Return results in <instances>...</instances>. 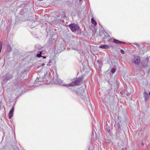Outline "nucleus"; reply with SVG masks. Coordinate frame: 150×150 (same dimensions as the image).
Listing matches in <instances>:
<instances>
[{
    "instance_id": "obj_26",
    "label": "nucleus",
    "mask_w": 150,
    "mask_h": 150,
    "mask_svg": "<svg viewBox=\"0 0 150 150\" xmlns=\"http://www.w3.org/2000/svg\"><path fill=\"white\" fill-rule=\"evenodd\" d=\"M72 49H73V50H76V49H75V48H73Z\"/></svg>"
},
{
    "instance_id": "obj_1",
    "label": "nucleus",
    "mask_w": 150,
    "mask_h": 150,
    "mask_svg": "<svg viewBox=\"0 0 150 150\" xmlns=\"http://www.w3.org/2000/svg\"><path fill=\"white\" fill-rule=\"evenodd\" d=\"M49 79V75L48 74V72H47L44 74L43 78H41L40 77H37L35 82V84H36L37 83H38L39 82H40L42 81L43 82H44L47 81H48Z\"/></svg>"
},
{
    "instance_id": "obj_5",
    "label": "nucleus",
    "mask_w": 150,
    "mask_h": 150,
    "mask_svg": "<svg viewBox=\"0 0 150 150\" xmlns=\"http://www.w3.org/2000/svg\"><path fill=\"white\" fill-rule=\"evenodd\" d=\"M132 62L135 64L138 65L140 62V57L138 56L132 55L131 57Z\"/></svg>"
},
{
    "instance_id": "obj_4",
    "label": "nucleus",
    "mask_w": 150,
    "mask_h": 150,
    "mask_svg": "<svg viewBox=\"0 0 150 150\" xmlns=\"http://www.w3.org/2000/svg\"><path fill=\"white\" fill-rule=\"evenodd\" d=\"M82 79L81 78H79L77 79L76 80L73 81L70 83L67 84L65 85L66 87L68 86H74L75 85H79L82 82Z\"/></svg>"
},
{
    "instance_id": "obj_3",
    "label": "nucleus",
    "mask_w": 150,
    "mask_h": 150,
    "mask_svg": "<svg viewBox=\"0 0 150 150\" xmlns=\"http://www.w3.org/2000/svg\"><path fill=\"white\" fill-rule=\"evenodd\" d=\"M78 91H82V92L81 93H79V92L76 91V93L81 98H82L84 101H87V99L86 98V93L85 92V89L84 88H82V87L78 89Z\"/></svg>"
},
{
    "instance_id": "obj_7",
    "label": "nucleus",
    "mask_w": 150,
    "mask_h": 150,
    "mask_svg": "<svg viewBox=\"0 0 150 150\" xmlns=\"http://www.w3.org/2000/svg\"><path fill=\"white\" fill-rule=\"evenodd\" d=\"M56 78L55 77V76H54L53 80L57 84L66 86L65 85H63V81L62 80L59 79L57 76H56ZM66 85V84L65 85Z\"/></svg>"
},
{
    "instance_id": "obj_18",
    "label": "nucleus",
    "mask_w": 150,
    "mask_h": 150,
    "mask_svg": "<svg viewBox=\"0 0 150 150\" xmlns=\"http://www.w3.org/2000/svg\"><path fill=\"white\" fill-rule=\"evenodd\" d=\"M14 107H13L12 108L11 110L9 112H10V113H11L13 114V112L14 111Z\"/></svg>"
},
{
    "instance_id": "obj_16",
    "label": "nucleus",
    "mask_w": 150,
    "mask_h": 150,
    "mask_svg": "<svg viewBox=\"0 0 150 150\" xmlns=\"http://www.w3.org/2000/svg\"><path fill=\"white\" fill-rule=\"evenodd\" d=\"M2 48V44L1 42H0V53L1 52Z\"/></svg>"
},
{
    "instance_id": "obj_2",
    "label": "nucleus",
    "mask_w": 150,
    "mask_h": 150,
    "mask_svg": "<svg viewBox=\"0 0 150 150\" xmlns=\"http://www.w3.org/2000/svg\"><path fill=\"white\" fill-rule=\"evenodd\" d=\"M13 77V74L9 72L7 73L3 77V79L2 82V85L5 84L9 80Z\"/></svg>"
},
{
    "instance_id": "obj_14",
    "label": "nucleus",
    "mask_w": 150,
    "mask_h": 150,
    "mask_svg": "<svg viewBox=\"0 0 150 150\" xmlns=\"http://www.w3.org/2000/svg\"><path fill=\"white\" fill-rule=\"evenodd\" d=\"M53 62H54L55 63V61H54V60L53 59H50V61H49V62L48 64H47V66H50V64L51 63H52V64H53Z\"/></svg>"
},
{
    "instance_id": "obj_13",
    "label": "nucleus",
    "mask_w": 150,
    "mask_h": 150,
    "mask_svg": "<svg viewBox=\"0 0 150 150\" xmlns=\"http://www.w3.org/2000/svg\"><path fill=\"white\" fill-rule=\"evenodd\" d=\"M91 22L92 23L94 24L95 26H96L97 25V23L96 22L93 18H91Z\"/></svg>"
},
{
    "instance_id": "obj_12",
    "label": "nucleus",
    "mask_w": 150,
    "mask_h": 150,
    "mask_svg": "<svg viewBox=\"0 0 150 150\" xmlns=\"http://www.w3.org/2000/svg\"><path fill=\"white\" fill-rule=\"evenodd\" d=\"M110 127H108V125L106 126V127H105V129L107 130L108 133L110 134Z\"/></svg>"
},
{
    "instance_id": "obj_31",
    "label": "nucleus",
    "mask_w": 150,
    "mask_h": 150,
    "mask_svg": "<svg viewBox=\"0 0 150 150\" xmlns=\"http://www.w3.org/2000/svg\"><path fill=\"white\" fill-rule=\"evenodd\" d=\"M80 1H81L82 0H79Z\"/></svg>"
},
{
    "instance_id": "obj_30",
    "label": "nucleus",
    "mask_w": 150,
    "mask_h": 150,
    "mask_svg": "<svg viewBox=\"0 0 150 150\" xmlns=\"http://www.w3.org/2000/svg\"><path fill=\"white\" fill-rule=\"evenodd\" d=\"M21 74H22H22H23V73L22 72H21Z\"/></svg>"
},
{
    "instance_id": "obj_21",
    "label": "nucleus",
    "mask_w": 150,
    "mask_h": 150,
    "mask_svg": "<svg viewBox=\"0 0 150 150\" xmlns=\"http://www.w3.org/2000/svg\"><path fill=\"white\" fill-rule=\"evenodd\" d=\"M107 33L106 35H105V37H109V35L107 33Z\"/></svg>"
},
{
    "instance_id": "obj_11",
    "label": "nucleus",
    "mask_w": 150,
    "mask_h": 150,
    "mask_svg": "<svg viewBox=\"0 0 150 150\" xmlns=\"http://www.w3.org/2000/svg\"><path fill=\"white\" fill-rule=\"evenodd\" d=\"M56 41L55 39H50L49 40V43L50 45H52Z\"/></svg>"
},
{
    "instance_id": "obj_22",
    "label": "nucleus",
    "mask_w": 150,
    "mask_h": 150,
    "mask_svg": "<svg viewBox=\"0 0 150 150\" xmlns=\"http://www.w3.org/2000/svg\"><path fill=\"white\" fill-rule=\"evenodd\" d=\"M39 52V53H41V54L42 53V51H40L39 52Z\"/></svg>"
},
{
    "instance_id": "obj_27",
    "label": "nucleus",
    "mask_w": 150,
    "mask_h": 150,
    "mask_svg": "<svg viewBox=\"0 0 150 150\" xmlns=\"http://www.w3.org/2000/svg\"><path fill=\"white\" fill-rule=\"evenodd\" d=\"M141 145H144V144L143 143H142Z\"/></svg>"
},
{
    "instance_id": "obj_8",
    "label": "nucleus",
    "mask_w": 150,
    "mask_h": 150,
    "mask_svg": "<svg viewBox=\"0 0 150 150\" xmlns=\"http://www.w3.org/2000/svg\"><path fill=\"white\" fill-rule=\"evenodd\" d=\"M149 95L146 92H144L143 93L144 96V101L146 103L148 100L149 97V96H150V92L149 93Z\"/></svg>"
},
{
    "instance_id": "obj_23",
    "label": "nucleus",
    "mask_w": 150,
    "mask_h": 150,
    "mask_svg": "<svg viewBox=\"0 0 150 150\" xmlns=\"http://www.w3.org/2000/svg\"><path fill=\"white\" fill-rule=\"evenodd\" d=\"M42 57L43 58H44V59H45L46 58V57H45V56H42Z\"/></svg>"
},
{
    "instance_id": "obj_15",
    "label": "nucleus",
    "mask_w": 150,
    "mask_h": 150,
    "mask_svg": "<svg viewBox=\"0 0 150 150\" xmlns=\"http://www.w3.org/2000/svg\"><path fill=\"white\" fill-rule=\"evenodd\" d=\"M13 116V114L12 113H10L9 112L8 114V118L9 119H11L12 118Z\"/></svg>"
},
{
    "instance_id": "obj_29",
    "label": "nucleus",
    "mask_w": 150,
    "mask_h": 150,
    "mask_svg": "<svg viewBox=\"0 0 150 150\" xmlns=\"http://www.w3.org/2000/svg\"><path fill=\"white\" fill-rule=\"evenodd\" d=\"M122 150H125V149H124L123 148H122Z\"/></svg>"
},
{
    "instance_id": "obj_9",
    "label": "nucleus",
    "mask_w": 150,
    "mask_h": 150,
    "mask_svg": "<svg viewBox=\"0 0 150 150\" xmlns=\"http://www.w3.org/2000/svg\"><path fill=\"white\" fill-rule=\"evenodd\" d=\"M99 47L104 49H109L110 48V46L108 45H100Z\"/></svg>"
},
{
    "instance_id": "obj_24",
    "label": "nucleus",
    "mask_w": 150,
    "mask_h": 150,
    "mask_svg": "<svg viewBox=\"0 0 150 150\" xmlns=\"http://www.w3.org/2000/svg\"><path fill=\"white\" fill-rule=\"evenodd\" d=\"M125 120V118H124V120H121V121H122V122H123V121H124Z\"/></svg>"
},
{
    "instance_id": "obj_28",
    "label": "nucleus",
    "mask_w": 150,
    "mask_h": 150,
    "mask_svg": "<svg viewBox=\"0 0 150 150\" xmlns=\"http://www.w3.org/2000/svg\"><path fill=\"white\" fill-rule=\"evenodd\" d=\"M135 45H136L137 46H138L137 44V43H135Z\"/></svg>"
},
{
    "instance_id": "obj_17",
    "label": "nucleus",
    "mask_w": 150,
    "mask_h": 150,
    "mask_svg": "<svg viewBox=\"0 0 150 150\" xmlns=\"http://www.w3.org/2000/svg\"><path fill=\"white\" fill-rule=\"evenodd\" d=\"M116 69L115 68H113L111 69V72L113 74L116 71Z\"/></svg>"
},
{
    "instance_id": "obj_19",
    "label": "nucleus",
    "mask_w": 150,
    "mask_h": 150,
    "mask_svg": "<svg viewBox=\"0 0 150 150\" xmlns=\"http://www.w3.org/2000/svg\"><path fill=\"white\" fill-rule=\"evenodd\" d=\"M37 56L38 57H42L41 53H38L37 54Z\"/></svg>"
},
{
    "instance_id": "obj_6",
    "label": "nucleus",
    "mask_w": 150,
    "mask_h": 150,
    "mask_svg": "<svg viewBox=\"0 0 150 150\" xmlns=\"http://www.w3.org/2000/svg\"><path fill=\"white\" fill-rule=\"evenodd\" d=\"M71 30L73 32H75L78 31L79 29V27L76 25L74 24H71L68 25Z\"/></svg>"
},
{
    "instance_id": "obj_10",
    "label": "nucleus",
    "mask_w": 150,
    "mask_h": 150,
    "mask_svg": "<svg viewBox=\"0 0 150 150\" xmlns=\"http://www.w3.org/2000/svg\"><path fill=\"white\" fill-rule=\"evenodd\" d=\"M113 42L114 43H116V44H124L125 43V42H122L120 41H119L118 40H117L116 39H114L113 40Z\"/></svg>"
},
{
    "instance_id": "obj_20",
    "label": "nucleus",
    "mask_w": 150,
    "mask_h": 150,
    "mask_svg": "<svg viewBox=\"0 0 150 150\" xmlns=\"http://www.w3.org/2000/svg\"><path fill=\"white\" fill-rule=\"evenodd\" d=\"M120 52L122 54H125V52L122 49H121L120 50Z\"/></svg>"
},
{
    "instance_id": "obj_25",
    "label": "nucleus",
    "mask_w": 150,
    "mask_h": 150,
    "mask_svg": "<svg viewBox=\"0 0 150 150\" xmlns=\"http://www.w3.org/2000/svg\"><path fill=\"white\" fill-rule=\"evenodd\" d=\"M41 84H42L41 83H40L38 84V85H41Z\"/></svg>"
}]
</instances>
